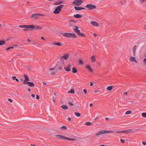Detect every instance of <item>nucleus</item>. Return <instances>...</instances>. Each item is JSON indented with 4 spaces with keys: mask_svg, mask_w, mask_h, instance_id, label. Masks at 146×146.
I'll use <instances>...</instances> for the list:
<instances>
[{
    "mask_svg": "<svg viewBox=\"0 0 146 146\" xmlns=\"http://www.w3.org/2000/svg\"><path fill=\"white\" fill-rule=\"evenodd\" d=\"M74 17L76 18H80L82 17V15L79 14H76L75 15Z\"/></svg>",
    "mask_w": 146,
    "mask_h": 146,
    "instance_id": "nucleus-21",
    "label": "nucleus"
},
{
    "mask_svg": "<svg viewBox=\"0 0 146 146\" xmlns=\"http://www.w3.org/2000/svg\"><path fill=\"white\" fill-rule=\"evenodd\" d=\"M55 98H54V96H53V98H52V99H53V102L55 103V99H54Z\"/></svg>",
    "mask_w": 146,
    "mask_h": 146,
    "instance_id": "nucleus-51",
    "label": "nucleus"
},
{
    "mask_svg": "<svg viewBox=\"0 0 146 146\" xmlns=\"http://www.w3.org/2000/svg\"><path fill=\"white\" fill-rule=\"evenodd\" d=\"M133 130L132 129H127L125 130V133H130L133 131Z\"/></svg>",
    "mask_w": 146,
    "mask_h": 146,
    "instance_id": "nucleus-32",
    "label": "nucleus"
},
{
    "mask_svg": "<svg viewBox=\"0 0 146 146\" xmlns=\"http://www.w3.org/2000/svg\"><path fill=\"white\" fill-rule=\"evenodd\" d=\"M8 101L10 102L11 103L12 102H13V100H12L11 99H10V98H9L8 99Z\"/></svg>",
    "mask_w": 146,
    "mask_h": 146,
    "instance_id": "nucleus-45",
    "label": "nucleus"
},
{
    "mask_svg": "<svg viewBox=\"0 0 146 146\" xmlns=\"http://www.w3.org/2000/svg\"><path fill=\"white\" fill-rule=\"evenodd\" d=\"M14 48V47H8V48H7V49H6V50L7 51H8L9 50V49H12V48Z\"/></svg>",
    "mask_w": 146,
    "mask_h": 146,
    "instance_id": "nucleus-41",
    "label": "nucleus"
},
{
    "mask_svg": "<svg viewBox=\"0 0 146 146\" xmlns=\"http://www.w3.org/2000/svg\"><path fill=\"white\" fill-rule=\"evenodd\" d=\"M26 84H27L29 87H33L35 86L34 84L32 82H28Z\"/></svg>",
    "mask_w": 146,
    "mask_h": 146,
    "instance_id": "nucleus-17",
    "label": "nucleus"
},
{
    "mask_svg": "<svg viewBox=\"0 0 146 146\" xmlns=\"http://www.w3.org/2000/svg\"><path fill=\"white\" fill-rule=\"evenodd\" d=\"M91 60L92 62H94L96 61V59L94 55L92 56L91 58Z\"/></svg>",
    "mask_w": 146,
    "mask_h": 146,
    "instance_id": "nucleus-22",
    "label": "nucleus"
},
{
    "mask_svg": "<svg viewBox=\"0 0 146 146\" xmlns=\"http://www.w3.org/2000/svg\"><path fill=\"white\" fill-rule=\"evenodd\" d=\"M83 91L85 94H86L87 93V91L85 89H84L83 90Z\"/></svg>",
    "mask_w": 146,
    "mask_h": 146,
    "instance_id": "nucleus-48",
    "label": "nucleus"
},
{
    "mask_svg": "<svg viewBox=\"0 0 146 146\" xmlns=\"http://www.w3.org/2000/svg\"><path fill=\"white\" fill-rule=\"evenodd\" d=\"M74 114L76 116L78 117H79L81 115V114L80 113H78V112H75Z\"/></svg>",
    "mask_w": 146,
    "mask_h": 146,
    "instance_id": "nucleus-30",
    "label": "nucleus"
},
{
    "mask_svg": "<svg viewBox=\"0 0 146 146\" xmlns=\"http://www.w3.org/2000/svg\"><path fill=\"white\" fill-rule=\"evenodd\" d=\"M92 106H93L92 103H90V107H92Z\"/></svg>",
    "mask_w": 146,
    "mask_h": 146,
    "instance_id": "nucleus-57",
    "label": "nucleus"
},
{
    "mask_svg": "<svg viewBox=\"0 0 146 146\" xmlns=\"http://www.w3.org/2000/svg\"><path fill=\"white\" fill-rule=\"evenodd\" d=\"M55 137L58 139H60L64 140H67L69 141H75L76 140L75 139L68 138L61 135H55Z\"/></svg>",
    "mask_w": 146,
    "mask_h": 146,
    "instance_id": "nucleus-2",
    "label": "nucleus"
},
{
    "mask_svg": "<svg viewBox=\"0 0 146 146\" xmlns=\"http://www.w3.org/2000/svg\"><path fill=\"white\" fill-rule=\"evenodd\" d=\"M58 70H62V68L61 66H59L58 67Z\"/></svg>",
    "mask_w": 146,
    "mask_h": 146,
    "instance_id": "nucleus-43",
    "label": "nucleus"
},
{
    "mask_svg": "<svg viewBox=\"0 0 146 146\" xmlns=\"http://www.w3.org/2000/svg\"><path fill=\"white\" fill-rule=\"evenodd\" d=\"M54 96H53L54 97V98H56V93H54Z\"/></svg>",
    "mask_w": 146,
    "mask_h": 146,
    "instance_id": "nucleus-52",
    "label": "nucleus"
},
{
    "mask_svg": "<svg viewBox=\"0 0 146 146\" xmlns=\"http://www.w3.org/2000/svg\"><path fill=\"white\" fill-rule=\"evenodd\" d=\"M124 94L125 95H127V92H125L124 93Z\"/></svg>",
    "mask_w": 146,
    "mask_h": 146,
    "instance_id": "nucleus-56",
    "label": "nucleus"
},
{
    "mask_svg": "<svg viewBox=\"0 0 146 146\" xmlns=\"http://www.w3.org/2000/svg\"><path fill=\"white\" fill-rule=\"evenodd\" d=\"M19 27L24 28L23 31H27L29 30H34V25H21L19 26Z\"/></svg>",
    "mask_w": 146,
    "mask_h": 146,
    "instance_id": "nucleus-1",
    "label": "nucleus"
},
{
    "mask_svg": "<svg viewBox=\"0 0 146 146\" xmlns=\"http://www.w3.org/2000/svg\"><path fill=\"white\" fill-rule=\"evenodd\" d=\"M78 63L80 64H83L84 62L81 60H79L78 61Z\"/></svg>",
    "mask_w": 146,
    "mask_h": 146,
    "instance_id": "nucleus-38",
    "label": "nucleus"
},
{
    "mask_svg": "<svg viewBox=\"0 0 146 146\" xmlns=\"http://www.w3.org/2000/svg\"><path fill=\"white\" fill-rule=\"evenodd\" d=\"M116 133H125V130H124L121 131H116L115 132Z\"/></svg>",
    "mask_w": 146,
    "mask_h": 146,
    "instance_id": "nucleus-37",
    "label": "nucleus"
},
{
    "mask_svg": "<svg viewBox=\"0 0 146 146\" xmlns=\"http://www.w3.org/2000/svg\"><path fill=\"white\" fill-rule=\"evenodd\" d=\"M86 68L91 72H93V70L89 65H87L86 66Z\"/></svg>",
    "mask_w": 146,
    "mask_h": 146,
    "instance_id": "nucleus-15",
    "label": "nucleus"
},
{
    "mask_svg": "<svg viewBox=\"0 0 146 146\" xmlns=\"http://www.w3.org/2000/svg\"><path fill=\"white\" fill-rule=\"evenodd\" d=\"M105 119L107 121H108L109 120V119L108 118H106Z\"/></svg>",
    "mask_w": 146,
    "mask_h": 146,
    "instance_id": "nucleus-55",
    "label": "nucleus"
},
{
    "mask_svg": "<svg viewBox=\"0 0 146 146\" xmlns=\"http://www.w3.org/2000/svg\"><path fill=\"white\" fill-rule=\"evenodd\" d=\"M71 65L70 64H68L67 66L64 67L65 71L66 72H69L70 71Z\"/></svg>",
    "mask_w": 146,
    "mask_h": 146,
    "instance_id": "nucleus-14",
    "label": "nucleus"
},
{
    "mask_svg": "<svg viewBox=\"0 0 146 146\" xmlns=\"http://www.w3.org/2000/svg\"><path fill=\"white\" fill-rule=\"evenodd\" d=\"M42 83L44 85H46V82H42Z\"/></svg>",
    "mask_w": 146,
    "mask_h": 146,
    "instance_id": "nucleus-59",
    "label": "nucleus"
},
{
    "mask_svg": "<svg viewBox=\"0 0 146 146\" xmlns=\"http://www.w3.org/2000/svg\"><path fill=\"white\" fill-rule=\"evenodd\" d=\"M129 60L130 61L134 62L136 63H137V61L135 57L133 56H131L129 58Z\"/></svg>",
    "mask_w": 146,
    "mask_h": 146,
    "instance_id": "nucleus-18",
    "label": "nucleus"
},
{
    "mask_svg": "<svg viewBox=\"0 0 146 146\" xmlns=\"http://www.w3.org/2000/svg\"><path fill=\"white\" fill-rule=\"evenodd\" d=\"M93 47H94V49L95 50V48L94 46H95V45L94 44H93Z\"/></svg>",
    "mask_w": 146,
    "mask_h": 146,
    "instance_id": "nucleus-63",
    "label": "nucleus"
},
{
    "mask_svg": "<svg viewBox=\"0 0 146 146\" xmlns=\"http://www.w3.org/2000/svg\"><path fill=\"white\" fill-rule=\"evenodd\" d=\"M68 119L69 121H71V118L70 117L68 118Z\"/></svg>",
    "mask_w": 146,
    "mask_h": 146,
    "instance_id": "nucleus-61",
    "label": "nucleus"
},
{
    "mask_svg": "<svg viewBox=\"0 0 146 146\" xmlns=\"http://www.w3.org/2000/svg\"><path fill=\"white\" fill-rule=\"evenodd\" d=\"M24 77L25 80L23 82V84H26L27 83V82H28L29 81H30V79L28 76L26 74L24 75Z\"/></svg>",
    "mask_w": 146,
    "mask_h": 146,
    "instance_id": "nucleus-12",
    "label": "nucleus"
},
{
    "mask_svg": "<svg viewBox=\"0 0 146 146\" xmlns=\"http://www.w3.org/2000/svg\"><path fill=\"white\" fill-rule=\"evenodd\" d=\"M68 104H69V105L71 106H73L74 105L71 102H68Z\"/></svg>",
    "mask_w": 146,
    "mask_h": 146,
    "instance_id": "nucleus-42",
    "label": "nucleus"
},
{
    "mask_svg": "<svg viewBox=\"0 0 146 146\" xmlns=\"http://www.w3.org/2000/svg\"><path fill=\"white\" fill-rule=\"evenodd\" d=\"M5 41L4 40H0V46L2 45L3 44H5Z\"/></svg>",
    "mask_w": 146,
    "mask_h": 146,
    "instance_id": "nucleus-31",
    "label": "nucleus"
},
{
    "mask_svg": "<svg viewBox=\"0 0 146 146\" xmlns=\"http://www.w3.org/2000/svg\"><path fill=\"white\" fill-rule=\"evenodd\" d=\"M85 125H90L92 124V123L91 122H87L85 123Z\"/></svg>",
    "mask_w": 146,
    "mask_h": 146,
    "instance_id": "nucleus-34",
    "label": "nucleus"
},
{
    "mask_svg": "<svg viewBox=\"0 0 146 146\" xmlns=\"http://www.w3.org/2000/svg\"><path fill=\"white\" fill-rule=\"evenodd\" d=\"M64 6L63 5H61L55 8L53 13L56 14H58L61 11V9Z\"/></svg>",
    "mask_w": 146,
    "mask_h": 146,
    "instance_id": "nucleus-6",
    "label": "nucleus"
},
{
    "mask_svg": "<svg viewBox=\"0 0 146 146\" xmlns=\"http://www.w3.org/2000/svg\"><path fill=\"white\" fill-rule=\"evenodd\" d=\"M63 2L62 1H59L58 2H56L54 3V5H60Z\"/></svg>",
    "mask_w": 146,
    "mask_h": 146,
    "instance_id": "nucleus-27",
    "label": "nucleus"
},
{
    "mask_svg": "<svg viewBox=\"0 0 146 146\" xmlns=\"http://www.w3.org/2000/svg\"><path fill=\"white\" fill-rule=\"evenodd\" d=\"M78 27L76 26H73V29L74 32L77 33L78 35L83 37H85L86 35L84 34L80 33V31L78 29Z\"/></svg>",
    "mask_w": 146,
    "mask_h": 146,
    "instance_id": "nucleus-5",
    "label": "nucleus"
},
{
    "mask_svg": "<svg viewBox=\"0 0 146 146\" xmlns=\"http://www.w3.org/2000/svg\"><path fill=\"white\" fill-rule=\"evenodd\" d=\"M68 92L69 93H71L72 94H74V91L73 89H71L70 91H68Z\"/></svg>",
    "mask_w": 146,
    "mask_h": 146,
    "instance_id": "nucleus-35",
    "label": "nucleus"
},
{
    "mask_svg": "<svg viewBox=\"0 0 146 146\" xmlns=\"http://www.w3.org/2000/svg\"><path fill=\"white\" fill-rule=\"evenodd\" d=\"M53 45H56L59 46H62V44L60 42H54L53 43Z\"/></svg>",
    "mask_w": 146,
    "mask_h": 146,
    "instance_id": "nucleus-24",
    "label": "nucleus"
},
{
    "mask_svg": "<svg viewBox=\"0 0 146 146\" xmlns=\"http://www.w3.org/2000/svg\"><path fill=\"white\" fill-rule=\"evenodd\" d=\"M137 49L136 46V45L134 46L133 48V53L134 55L135 56L136 50Z\"/></svg>",
    "mask_w": 146,
    "mask_h": 146,
    "instance_id": "nucleus-23",
    "label": "nucleus"
},
{
    "mask_svg": "<svg viewBox=\"0 0 146 146\" xmlns=\"http://www.w3.org/2000/svg\"><path fill=\"white\" fill-rule=\"evenodd\" d=\"M60 129H61L62 130L65 131L67 129V127H66L65 126H62L61 127H60Z\"/></svg>",
    "mask_w": 146,
    "mask_h": 146,
    "instance_id": "nucleus-26",
    "label": "nucleus"
},
{
    "mask_svg": "<svg viewBox=\"0 0 146 146\" xmlns=\"http://www.w3.org/2000/svg\"><path fill=\"white\" fill-rule=\"evenodd\" d=\"M27 41L29 42H31V40L29 38L27 39Z\"/></svg>",
    "mask_w": 146,
    "mask_h": 146,
    "instance_id": "nucleus-60",
    "label": "nucleus"
},
{
    "mask_svg": "<svg viewBox=\"0 0 146 146\" xmlns=\"http://www.w3.org/2000/svg\"><path fill=\"white\" fill-rule=\"evenodd\" d=\"M144 62L146 64V58H145L144 60Z\"/></svg>",
    "mask_w": 146,
    "mask_h": 146,
    "instance_id": "nucleus-54",
    "label": "nucleus"
},
{
    "mask_svg": "<svg viewBox=\"0 0 146 146\" xmlns=\"http://www.w3.org/2000/svg\"><path fill=\"white\" fill-rule=\"evenodd\" d=\"M55 68H50L47 70V73L49 75H54L56 74V71L55 70Z\"/></svg>",
    "mask_w": 146,
    "mask_h": 146,
    "instance_id": "nucleus-8",
    "label": "nucleus"
},
{
    "mask_svg": "<svg viewBox=\"0 0 146 146\" xmlns=\"http://www.w3.org/2000/svg\"><path fill=\"white\" fill-rule=\"evenodd\" d=\"M94 36H95V37H96L97 36V34H96V33H94Z\"/></svg>",
    "mask_w": 146,
    "mask_h": 146,
    "instance_id": "nucleus-62",
    "label": "nucleus"
},
{
    "mask_svg": "<svg viewBox=\"0 0 146 146\" xmlns=\"http://www.w3.org/2000/svg\"><path fill=\"white\" fill-rule=\"evenodd\" d=\"M120 141L122 143H124L125 142L122 139H121Z\"/></svg>",
    "mask_w": 146,
    "mask_h": 146,
    "instance_id": "nucleus-46",
    "label": "nucleus"
},
{
    "mask_svg": "<svg viewBox=\"0 0 146 146\" xmlns=\"http://www.w3.org/2000/svg\"><path fill=\"white\" fill-rule=\"evenodd\" d=\"M12 79L13 80H15L17 82H19V80L18 79H17V78L15 76H12Z\"/></svg>",
    "mask_w": 146,
    "mask_h": 146,
    "instance_id": "nucleus-33",
    "label": "nucleus"
},
{
    "mask_svg": "<svg viewBox=\"0 0 146 146\" xmlns=\"http://www.w3.org/2000/svg\"><path fill=\"white\" fill-rule=\"evenodd\" d=\"M112 86H110L106 88L107 91H111L112 90Z\"/></svg>",
    "mask_w": 146,
    "mask_h": 146,
    "instance_id": "nucleus-29",
    "label": "nucleus"
},
{
    "mask_svg": "<svg viewBox=\"0 0 146 146\" xmlns=\"http://www.w3.org/2000/svg\"><path fill=\"white\" fill-rule=\"evenodd\" d=\"M78 27L76 26H73V29L74 32L77 33L78 35L83 37H85L86 35L84 34L80 33V31L78 29Z\"/></svg>",
    "mask_w": 146,
    "mask_h": 146,
    "instance_id": "nucleus-4",
    "label": "nucleus"
},
{
    "mask_svg": "<svg viewBox=\"0 0 146 146\" xmlns=\"http://www.w3.org/2000/svg\"><path fill=\"white\" fill-rule=\"evenodd\" d=\"M100 146H106V145H100Z\"/></svg>",
    "mask_w": 146,
    "mask_h": 146,
    "instance_id": "nucleus-64",
    "label": "nucleus"
},
{
    "mask_svg": "<svg viewBox=\"0 0 146 146\" xmlns=\"http://www.w3.org/2000/svg\"><path fill=\"white\" fill-rule=\"evenodd\" d=\"M69 55L68 54H66L61 57V58H64L66 60L69 57Z\"/></svg>",
    "mask_w": 146,
    "mask_h": 146,
    "instance_id": "nucleus-19",
    "label": "nucleus"
},
{
    "mask_svg": "<svg viewBox=\"0 0 146 146\" xmlns=\"http://www.w3.org/2000/svg\"><path fill=\"white\" fill-rule=\"evenodd\" d=\"M42 15H44L35 13L32 14L31 16V17L33 19H38L39 16Z\"/></svg>",
    "mask_w": 146,
    "mask_h": 146,
    "instance_id": "nucleus-9",
    "label": "nucleus"
},
{
    "mask_svg": "<svg viewBox=\"0 0 146 146\" xmlns=\"http://www.w3.org/2000/svg\"><path fill=\"white\" fill-rule=\"evenodd\" d=\"M77 92L78 94H81L82 93V92L80 90H78Z\"/></svg>",
    "mask_w": 146,
    "mask_h": 146,
    "instance_id": "nucleus-44",
    "label": "nucleus"
},
{
    "mask_svg": "<svg viewBox=\"0 0 146 146\" xmlns=\"http://www.w3.org/2000/svg\"><path fill=\"white\" fill-rule=\"evenodd\" d=\"M91 24L94 26L98 27L99 26L98 23L96 22L92 21L91 22Z\"/></svg>",
    "mask_w": 146,
    "mask_h": 146,
    "instance_id": "nucleus-16",
    "label": "nucleus"
},
{
    "mask_svg": "<svg viewBox=\"0 0 146 146\" xmlns=\"http://www.w3.org/2000/svg\"><path fill=\"white\" fill-rule=\"evenodd\" d=\"M40 38L43 40H45V38L44 37L41 36L40 37Z\"/></svg>",
    "mask_w": 146,
    "mask_h": 146,
    "instance_id": "nucleus-47",
    "label": "nucleus"
},
{
    "mask_svg": "<svg viewBox=\"0 0 146 146\" xmlns=\"http://www.w3.org/2000/svg\"><path fill=\"white\" fill-rule=\"evenodd\" d=\"M83 3L82 0H75L72 2V4L75 6H79Z\"/></svg>",
    "mask_w": 146,
    "mask_h": 146,
    "instance_id": "nucleus-10",
    "label": "nucleus"
},
{
    "mask_svg": "<svg viewBox=\"0 0 146 146\" xmlns=\"http://www.w3.org/2000/svg\"><path fill=\"white\" fill-rule=\"evenodd\" d=\"M142 143L144 145H146V142L145 141H143Z\"/></svg>",
    "mask_w": 146,
    "mask_h": 146,
    "instance_id": "nucleus-50",
    "label": "nucleus"
},
{
    "mask_svg": "<svg viewBox=\"0 0 146 146\" xmlns=\"http://www.w3.org/2000/svg\"><path fill=\"white\" fill-rule=\"evenodd\" d=\"M42 29L41 25H34V30H40Z\"/></svg>",
    "mask_w": 146,
    "mask_h": 146,
    "instance_id": "nucleus-13",
    "label": "nucleus"
},
{
    "mask_svg": "<svg viewBox=\"0 0 146 146\" xmlns=\"http://www.w3.org/2000/svg\"><path fill=\"white\" fill-rule=\"evenodd\" d=\"M142 115L143 117H146V113H142Z\"/></svg>",
    "mask_w": 146,
    "mask_h": 146,
    "instance_id": "nucleus-40",
    "label": "nucleus"
},
{
    "mask_svg": "<svg viewBox=\"0 0 146 146\" xmlns=\"http://www.w3.org/2000/svg\"><path fill=\"white\" fill-rule=\"evenodd\" d=\"M113 131H106L105 130H102L100 131L99 132H98L96 134V136H98L100 135L106 134L110 133H113L114 132Z\"/></svg>",
    "mask_w": 146,
    "mask_h": 146,
    "instance_id": "nucleus-7",
    "label": "nucleus"
},
{
    "mask_svg": "<svg viewBox=\"0 0 146 146\" xmlns=\"http://www.w3.org/2000/svg\"><path fill=\"white\" fill-rule=\"evenodd\" d=\"M31 96L33 98L35 97V95L34 94H32L31 95Z\"/></svg>",
    "mask_w": 146,
    "mask_h": 146,
    "instance_id": "nucleus-53",
    "label": "nucleus"
},
{
    "mask_svg": "<svg viewBox=\"0 0 146 146\" xmlns=\"http://www.w3.org/2000/svg\"><path fill=\"white\" fill-rule=\"evenodd\" d=\"M74 8L76 10H80L82 9H86L84 8L79 7H75Z\"/></svg>",
    "mask_w": 146,
    "mask_h": 146,
    "instance_id": "nucleus-20",
    "label": "nucleus"
},
{
    "mask_svg": "<svg viewBox=\"0 0 146 146\" xmlns=\"http://www.w3.org/2000/svg\"><path fill=\"white\" fill-rule=\"evenodd\" d=\"M61 107L62 109L65 110H67L68 109L67 106L65 105H63Z\"/></svg>",
    "mask_w": 146,
    "mask_h": 146,
    "instance_id": "nucleus-25",
    "label": "nucleus"
},
{
    "mask_svg": "<svg viewBox=\"0 0 146 146\" xmlns=\"http://www.w3.org/2000/svg\"><path fill=\"white\" fill-rule=\"evenodd\" d=\"M72 72L74 73H76L77 72V71L76 68L74 67L72 69Z\"/></svg>",
    "mask_w": 146,
    "mask_h": 146,
    "instance_id": "nucleus-28",
    "label": "nucleus"
},
{
    "mask_svg": "<svg viewBox=\"0 0 146 146\" xmlns=\"http://www.w3.org/2000/svg\"><path fill=\"white\" fill-rule=\"evenodd\" d=\"M63 35L66 38H76L77 37L76 35L74 33H65L63 34Z\"/></svg>",
    "mask_w": 146,
    "mask_h": 146,
    "instance_id": "nucleus-3",
    "label": "nucleus"
},
{
    "mask_svg": "<svg viewBox=\"0 0 146 146\" xmlns=\"http://www.w3.org/2000/svg\"><path fill=\"white\" fill-rule=\"evenodd\" d=\"M93 85V83L92 82L90 83V86H92Z\"/></svg>",
    "mask_w": 146,
    "mask_h": 146,
    "instance_id": "nucleus-58",
    "label": "nucleus"
},
{
    "mask_svg": "<svg viewBox=\"0 0 146 146\" xmlns=\"http://www.w3.org/2000/svg\"><path fill=\"white\" fill-rule=\"evenodd\" d=\"M146 0H139V2L140 3H143L146 1Z\"/></svg>",
    "mask_w": 146,
    "mask_h": 146,
    "instance_id": "nucleus-36",
    "label": "nucleus"
},
{
    "mask_svg": "<svg viewBox=\"0 0 146 146\" xmlns=\"http://www.w3.org/2000/svg\"><path fill=\"white\" fill-rule=\"evenodd\" d=\"M36 98L37 100H38L39 98V96L38 95H37Z\"/></svg>",
    "mask_w": 146,
    "mask_h": 146,
    "instance_id": "nucleus-49",
    "label": "nucleus"
},
{
    "mask_svg": "<svg viewBox=\"0 0 146 146\" xmlns=\"http://www.w3.org/2000/svg\"><path fill=\"white\" fill-rule=\"evenodd\" d=\"M85 7L89 10H92L96 8V7L95 5L91 4L87 5Z\"/></svg>",
    "mask_w": 146,
    "mask_h": 146,
    "instance_id": "nucleus-11",
    "label": "nucleus"
},
{
    "mask_svg": "<svg viewBox=\"0 0 146 146\" xmlns=\"http://www.w3.org/2000/svg\"><path fill=\"white\" fill-rule=\"evenodd\" d=\"M131 113V111L130 110L127 111L125 112V114L127 115Z\"/></svg>",
    "mask_w": 146,
    "mask_h": 146,
    "instance_id": "nucleus-39",
    "label": "nucleus"
}]
</instances>
